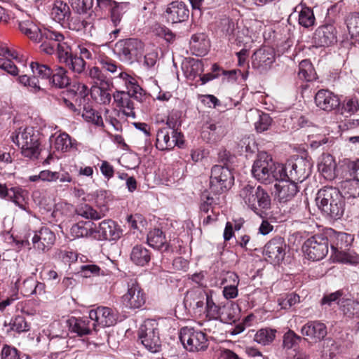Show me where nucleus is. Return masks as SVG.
<instances>
[{
	"label": "nucleus",
	"mask_w": 359,
	"mask_h": 359,
	"mask_svg": "<svg viewBox=\"0 0 359 359\" xmlns=\"http://www.w3.org/2000/svg\"><path fill=\"white\" fill-rule=\"evenodd\" d=\"M283 167L287 179L295 182H302L311 175L312 163L306 158L298 157L287 161Z\"/></svg>",
	"instance_id": "obj_7"
},
{
	"label": "nucleus",
	"mask_w": 359,
	"mask_h": 359,
	"mask_svg": "<svg viewBox=\"0 0 359 359\" xmlns=\"http://www.w3.org/2000/svg\"><path fill=\"white\" fill-rule=\"evenodd\" d=\"M12 141L21 149L23 156L29 159H36L40 154V134L33 127L20 128L18 132L13 133Z\"/></svg>",
	"instance_id": "obj_3"
},
{
	"label": "nucleus",
	"mask_w": 359,
	"mask_h": 359,
	"mask_svg": "<svg viewBox=\"0 0 359 359\" xmlns=\"http://www.w3.org/2000/svg\"><path fill=\"white\" fill-rule=\"evenodd\" d=\"M112 84L106 86H93L90 95L93 100L100 104H109L111 100Z\"/></svg>",
	"instance_id": "obj_31"
},
{
	"label": "nucleus",
	"mask_w": 359,
	"mask_h": 359,
	"mask_svg": "<svg viewBox=\"0 0 359 359\" xmlns=\"http://www.w3.org/2000/svg\"><path fill=\"white\" fill-rule=\"evenodd\" d=\"M301 341L302 337L290 330L283 336V346L285 348L290 349L298 345Z\"/></svg>",
	"instance_id": "obj_61"
},
{
	"label": "nucleus",
	"mask_w": 359,
	"mask_h": 359,
	"mask_svg": "<svg viewBox=\"0 0 359 359\" xmlns=\"http://www.w3.org/2000/svg\"><path fill=\"white\" fill-rule=\"evenodd\" d=\"M327 327L319 321H309L301 329L302 335L315 342L320 341L327 335Z\"/></svg>",
	"instance_id": "obj_25"
},
{
	"label": "nucleus",
	"mask_w": 359,
	"mask_h": 359,
	"mask_svg": "<svg viewBox=\"0 0 359 359\" xmlns=\"http://www.w3.org/2000/svg\"><path fill=\"white\" fill-rule=\"evenodd\" d=\"M341 292L338 291V305H339V310L343 315L351 318L355 314H358L359 303L352 298H341Z\"/></svg>",
	"instance_id": "obj_29"
},
{
	"label": "nucleus",
	"mask_w": 359,
	"mask_h": 359,
	"mask_svg": "<svg viewBox=\"0 0 359 359\" xmlns=\"http://www.w3.org/2000/svg\"><path fill=\"white\" fill-rule=\"evenodd\" d=\"M64 39L65 37L61 33L43 29V32H41L39 41L35 43H41L40 45L41 51L51 55L55 53L59 42Z\"/></svg>",
	"instance_id": "obj_20"
},
{
	"label": "nucleus",
	"mask_w": 359,
	"mask_h": 359,
	"mask_svg": "<svg viewBox=\"0 0 359 359\" xmlns=\"http://www.w3.org/2000/svg\"><path fill=\"white\" fill-rule=\"evenodd\" d=\"M335 95L334 94L325 89L318 90L315 96V102L318 107L325 111H332L335 106Z\"/></svg>",
	"instance_id": "obj_28"
},
{
	"label": "nucleus",
	"mask_w": 359,
	"mask_h": 359,
	"mask_svg": "<svg viewBox=\"0 0 359 359\" xmlns=\"http://www.w3.org/2000/svg\"><path fill=\"white\" fill-rule=\"evenodd\" d=\"M275 60L273 50L270 48H263L256 50L252 56V66L261 73L267 71Z\"/></svg>",
	"instance_id": "obj_23"
},
{
	"label": "nucleus",
	"mask_w": 359,
	"mask_h": 359,
	"mask_svg": "<svg viewBox=\"0 0 359 359\" xmlns=\"http://www.w3.org/2000/svg\"><path fill=\"white\" fill-rule=\"evenodd\" d=\"M57 59L60 63L65 64L73 72L82 73L86 67V62L82 57L72 53V49L65 39L60 41L56 50Z\"/></svg>",
	"instance_id": "obj_10"
},
{
	"label": "nucleus",
	"mask_w": 359,
	"mask_h": 359,
	"mask_svg": "<svg viewBox=\"0 0 359 359\" xmlns=\"http://www.w3.org/2000/svg\"><path fill=\"white\" fill-rule=\"evenodd\" d=\"M320 169L325 178L329 180L334 179L337 176V163L334 157L328 154H324L320 165Z\"/></svg>",
	"instance_id": "obj_38"
},
{
	"label": "nucleus",
	"mask_w": 359,
	"mask_h": 359,
	"mask_svg": "<svg viewBox=\"0 0 359 359\" xmlns=\"http://www.w3.org/2000/svg\"><path fill=\"white\" fill-rule=\"evenodd\" d=\"M179 338L184 348L190 352L203 351L208 346L206 334L193 327H182Z\"/></svg>",
	"instance_id": "obj_5"
},
{
	"label": "nucleus",
	"mask_w": 359,
	"mask_h": 359,
	"mask_svg": "<svg viewBox=\"0 0 359 359\" xmlns=\"http://www.w3.org/2000/svg\"><path fill=\"white\" fill-rule=\"evenodd\" d=\"M18 83L27 88L28 90L33 93H37L43 89L41 88L39 79L35 76H29L26 74L19 76L18 77Z\"/></svg>",
	"instance_id": "obj_45"
},
{
	"label": "nucleus",
	"mask_w": 359,
	"mask_h": 359,
	"mask_svg": "<svg viewBox=\"0 0 359 359\" xmlns=\"http://www.w3.org/2000/svg\"><path fill=\"white\" fill-rule=\"evenodd\" d=\"M71 11L69 6L61 0H55L53 4L50 15L53 19L57 22L65 23L69 19Z\"/></svg>",
	"instance_id": "obj_32"
},
{
	"label": "nucleus",
	"mask_w": 359,
	"mask_h": 359,
	"mask_svg": "<svg viewBox=\"0 0 359 359\" xmlns=\"http://www.w3.org/2000/svg\"><path fill=\"white\" fill-rule=\"evenodd\" d=\"M81 116L87 122L92 123L98 127L104 126L103 120L100 114L89 105L84 106Z\"/></svg>",
	"instance_id": "obj_42"
},
{
	"label": "nucleus",
	"mask_w": 359,
	"mask_h": 359,
	"mask_svg": "<svg viewBox=\"0 0 359 359\" xmlns=\"http://www.w3.org/2000/svg\"><path fill=\"white\" fill-rule=\"evenodd\" d=\"M303 251L307 259L312 261L322 259L328 252V241L323 235H314L303 245Z\"/></svg>",
	"instance_id": "obj_11"
},
{
	"label": "nucleus",
	"mask_w": 359,
	"mask_h": 359,
	"mask_svg": "<svg viewBox=\"0 0 359 359\" xmlns=\"http://www.w3.org/2000/svg\"><path fill=\"white\" fill-rule=\"evenodd\" d=\"M276 196L280 203H287L291 201L298 192L297 182L284 177L276 180L274 185Z\"/></svg>",
	"instance_id": "obj_21"
},
{
	"label": "nucleus",
	"mask_w": 359,
	"mask_h": 359,
	"mask_svg": "<svg viewBox=\"0 0 359 359\" xmlns=\"http://www.w3.org/2000/svg\"><path fill=\"white\" fill-rule=\"evenodd\" d=\"M341 188L344 190V194L350 197L359 196V180L353 176V178H346L341 182Z\"/></svg>",
	"instance_id": "obj_43"
},
{
	"label": "nucleus",
	"mask_w": 359,
	"mask_h": 359,
	"mask_svg": "<svg viewBox=\"0 0 359 359\" xmlns=\"http://www.w3.org/2000/svg\"><path fill=\"white\" fill-rule=\"evenodd\" d=\"M11 327L13 331L17 332H23L29 330V327L25 317L22 316H17L11 322Z\"/></svg>",
	"instance_id": "obj_62"
},
{
	"label": "nucleus",
	"mask_w": 359,
	"mask_h": 359,
	"mask_svg": "<svg viewBox=\"0 0 359 359\" xmlns=\"http://www.w3.org/2000/svg\"><path fill=\"white\" fill-rule=\"evenodd\" d=\"M147 243L149 246L159 250L167 251L168 245L165 241V236L159 229H154L147 234Z\"/></svg>",
	"instance_id": "obj_33"
},
{
	"label": "nucleus",
	"mask_w": 359,
	"mask_h": 359,
	"mask_svg": "<svg viewBox=\"0 0 359 359\" xmlns=\"http://www.w3.org/2000/svg\"><path fill=\"white\" fill-rule=\"evenodd\" d=\"M65 23H67L68 27L70 29L74 31H81L83 29H86L88 26H89L91 22H88L85 20H81L79 17H71L69 16V19H67Z\"/></svg>",
	"instance_id": "obj_59"
},
{
	"label": "nucleus",
	"mask_w": 359,
	"mask_h": 359,
	"mask_svg": "<svg viewBox=\"0 0 359 359\" xmlns=\"http://www.w3.org/2000/svg\"><path fill=\"white\" fill-rule=\"evenodd\" d=\"M146 302V295L135 280L128 283L127 292L121 297L123 306L129 309L141 308Z\"/></svg>",
	"instance_id": "obj_13"
},
{
	"label": "nucleus",
	"mask_w": 359,
	"mask_h": 359,
	"mask_svg": "<svg viewBox=\"0 0 359 359\" xmlns=\"http://www.w3.org/2000/svg\"><path fill=\"white\" fill-rule=\"evenodd\" d=\"M30 68L34 74L33 76L37 79H49L53 73V69L49 66L38 62H32L30 63Z\"/></svg>",
	"instance_id": "obj_47"
},
{
	"label": "nucleus",
	"mask_w": 359,
	"mask_h": 359,
	"mask_svg": "<svg viewBox=\"0 0 359 359\" xmlns=\"http://www.w3.org/2000/svg\"><path fill=\"white\" fill-rule=\"evenodd\" d=\"M252 175L257 181L266 184L273 183L287 175L284 173L283 165L276 163L265 151L258 154L252 165Z\"/></svg>",
	"instance_id": "obj_1"
},
{
	"label": "nucleus",
	"mask_w": 359,
	"mask_h": 359,
	"mask_svg": "<svg viewBox=\"0 0 359 359\" xmlns=\"http://www.w3.org/2000/svg\"><path fill=\"white\" fill-rule=\"evenodd\" d=\"M19 29L20 32L26 35L34 42L38 41L41 32L43 29H40L32 20L27 19L19 22Z\"/></svg>",
	"instance_id": "obj_35"
},
{
	"label": "nucleus",
	"mask_w": 359,
	"mask_h": 359,
	"mask_svg": "<svg viewBox=\"0 0 359 359\" xmlns=\"http://www.w3.org/2000/svg\"><path fill=\"white\" fill-rule=\"evenodd\" d=\"M209 294L203 291L202 289H196L188 291L185 298L184 302H196L199 301L207 302V298H209Z\"/></svg>",
	"instance_id": "obj_60"
},
{
	"label": "nucleus",
	"mask_w": 359,
	"mask_h": 359,
	"mask_svg": "<svg viewBox=\"0 0 359 359\" xmlns=\"http://www.w3.org/2000/svg\"><path fill=\"white\" fill-rule=\"evenodd\" d=\"M164 16L168 22L180 23L188 20L189 9L182 1H175L167 5Z\"/></svg>",
	"instance_id": "obj_22"
},
{
	"label": "nucleus",
	"mask_w": 359,
	"mask_h": 359,
	"mask_svg": "<svg viewBox=\"0 0 359 359\" xmlns=\"http://www.w3.org/2000/svg\"><path fill=\"white\" fill-rule=\"evenodd\" d=\"M67 72L62 67H57L53 70V73L49 79V82L58 88H64L70 83V79L67 76Z\"/></svg>",
	"instance_id": "obj_37"
},
{
	"label": "nucleus",
	"mask_w": 359,
	"mask_h": 359,
	"mask_svg": "<svg viewBox=\"0 0 359 359\" xmlns=\"http://www.w3.org/2000/svg\"><path fill=\"white\" fill-rule=\"evenodd\" d=\"M227 34L230 36L229 40H234L237 45L241 46L242 43H248L246 37H244L243 31L240 32L235 28V24L233 22H228V29H226Z\"/></svg>",
	"instance_id": "obj_56"
},
{
	"label": "nucleus",
	"mask_w": 359,
	"mask_h": 359,
	"mask_svg": "<svg viewBox=\"0 0 359 359\" xmlns=\"http://www.w3.org/2000/svg\"><path fill=\"white\" fill-rule=\"evenodd\" d=\"M338 262L351 266H356L359 264V255L354 251L338 250Z\"/></svg>",
	"instance_id": "obj_54"
},
{
	"label": "nucleus",
	"mask_w": 359,
	"mask_h": 359,
	"mask_svg": "<svg viewBox=\"0 0 359 359\" xmlns=\"http://www.w3.org/2000/svg\"><path fill=\"white\" fill-rule=\"evenodd\" d=\"M122 234L118 224L111 219L101 222L98 227L95 226L94 239L97 241H116Z\"/></svg>",
	"instance_id": "obj_17"
},
{
	"label": "nucleus",
	"mask_w": 359,
	"mask_h": 359,
	"mask_svg": "<svg viewBox=\"0 0 359 359\" xmlns=\"http://www.w3.org/2000/svg\"><path fill=\"white\" fill-rule=\"evenodd\" d=\"M239 196L242 202L257 214L271 208V196L260 185L245 184L241 189Z\"/></svg>",
	"instance_id": "obj_2"
},
{
	"label": "nucleus",
	"mask_w": 359,
	"mask_h": 359,
	"mask_svg": "<svg viewBox=\"0 0 359 359\" xmlns=\"http://www.w3.org/2000/svg\"><path fill=\"white\" fill-rule=\"evenodd\" d=\"M276 330L271 328H262L255 334L254 340L262 345H269L276 337Z\"/></svg>",
	"instance_id": "obj_41"
},
{
	"label": "nucleus",
	"mask_w": 359,
	"mask_h": 359,
	"mask_svg": "<svg viewBox=\"0 0 359 359\" xmlns=\"http://www.w3.org/2000/svg\"><path fill=\"white\" fill-rule=\"evenodd\" d=\"M349 34L355 43H359V12H351L344 18Z\"/></svg>",
	"instance_id": "obj_36"
},
{
	"label": "nucleus",
	"mask_w": 359,
	"mask_h": 359,
	"mask_svg": "<svg viewBox=\"0 0 359 359\" xmlns=\"http://www.w3.org/2000/svg\"><path fill=\"white\" fill-rule=\"evenodd\" d=\"M142 48V43L136 39L120 40L114 48V53L123 62L136 60Z\"/></svg>",
	"instance_id": "obj_14"
},
{
	"label": "nucleus",
	"mask_w": 359,
	"mask_h": 359,
	"mask_svg": "<svg viewBox=\"0 0 359 359\" xmlns=\"http://www.w3.org/2000/svg\"><path fill=\"white\" fill-rule=\"evenodd\" d=\"M92 321L89 316L83 318L72 317L69 320L71 330L81 337L90 334L92 330H94Z\"/></svg>",
	"instance_id": "obj_26"
},
{
	"label": "nucleus",
	"mask_w": 359,
	"mask_h": 359,
	"mask_svg": "<svg viewBox=\"0 0 359 359\" xmlns=\"http://www.w3.org/2000/svg\"><path fill=\"white\" fill-rule=\"evenodd\" d=\"M227 133V128L222 123L212 121L206 122L202 128L201 136L208 142H215Z\"/></svg>",
	"instance_id": "obj_24"
},
{
	"label": "nucleus",
	"mask_w": 359,
	"mask_h": 359,
	"mask_svg": "<svg viewBox=\"0 0 359 359\" xmlns=\"http://www.w3.org/2000/svg\"><path fill=\"white\" fill-rule=\"evenodd\" d=\"M128 6L129 3L128 2H117L109 9L111 13V20L114 26H117L119 24L123 14L128 8Z\"/></svg>",
	"instance_id": "obj_51"
},
{
	"label": "nucleus",
	"mask_w": 359,
	"mask_h": 359,
	"mask_svg": "<svg viewBox=\"0 0 359 359\" xmlns=\"http://www.w3.org/2000/svg\"><path fill=\"white\" fill-rule=\"evenodd\" d=\"M130 259L135 264L144 266L150 262L151 254L144 245H137L131 250Z\"/></svg>",
	"instance_id": "obj_34"
},
{
	"label": "nucleus",
	"mask_w": 359,
	"mask_h": 359,
	"mask_svg": "<svg viewBox=\"0 0 359 359\" xmlns=\"http://www.w3.org/2000/svg\"><path fill=\"white\" fill-rule=\"evenodd\" d=\"M55 241V233L46 226L35 231L32 238L34 248L42 253L48 252L54 245Z\"/></svg>",
	"instance_id": "obj_18"
},
{
	"label": "nucleus",
	"mask_w": 359,
	"mask_h": 359,
	"mask_svg": "<svg viewBox=\"0 0 359 359\" xmlns=\"http://www.w3.org/2000/svg\"><path fill=\"white\" fill-rule=\"evenodd\" d=\"M201 200L200 210L202 212L208 214L210 210L212 212H215L216 198L210 196L208 191H204L201 194Z\"/></svg>",
	"instance_id": "obj_53"
},
{
	"label": "nucleus",
	"mask_w": 359,
	"mask_h": 359,
	"mask_svg": "<svg viewBox=\"0 0 359 359\" xmlns=\"http://www.w3.org/2000/svg\"><path fill=\"white\" fill-rule=\"evenodd\" d=\"M233 180L231 172L227 167L215 165L211 169L210 189L216 194H220L229 189Z\"/></svg>",
	"instance_id": "obj_9"
},
{
	"label": "nucleus",
	"mask_w": 359,
	"mask_h": 359,
	"mask_svg": "<svg viewBox=\"0 0 359 359\" xmlns=\"http://www.w3.org/2000/svg\"><path fill=\"white\" fill-rule=\"evenodd\" d=\"M337 188L325 187L320 190L316 198L318 208L330 222L337 220Z\"/></svg>",
	"instance_id": "obj_8"
},
{
	"label": "nucleus",
	"mask_w": 359,
	"mask_h": 359,
	"mask_svg": "<svg viewBox=\"0 0 359 359\" xmlns=\"http://www.w3.org/2000/svg\"><path fill=\"white\" fill-rule=\"evenodd\" d=\"M93 196L95 197V201L97 206L100 208V212H102L104 215H105L106 212L108 210L107 207V203L109 201V193L106 190H97L94 192Z\"/></svg>",
	"instance_id": "obj_55"
},
{
	"label": "nucleus",
	"mask_w": 359,
	"mask_h": 359,
	"mask_svg": "<svg viewBox=\"0 0 359 359\" xmlns=\"http://www.w3.org/2000/svg\"><path fill=\"white\" fill-rule=\"evenodd\" d=\"M95 224L90 221H80L70 229V233L74 238H94Z\"/></svg>",
	"instance_id": "obj_27"
},
{
	"label": "nucleus",
	"mask_w": 359,
	"mask_h": 359,
	"mask_svg": "<svg viewBox=\"0 0 359 359\" xmlns=\"http://www.w3.org/2000/svg\"><path fill=\"white\" fill-rule=\"evenodd\" d=\"M78 48L81 54L79 57H82L83 60L84 59L97 60L98 55H101L100 47L92 44L79 46Z\"/></svg>",
	"instance_id": "obj_49"
},
{
	"label": "nucleus",
	"mask_w": 359,
	"mask_h": 359,
	"mask_svg": "<svg viewBox=\"0 0 359 359\" xmlns=\"http://www.w3.org/2000/svg\"><path fill=\"white\" fill-rule=\"evenodd\" d=\"M184 143V135L177 130L163 127L157 131L156 146L159 150L171 149L175 146L181 148Z\"/></svg>",
	"instance_id": "obj_12"
},
{
	"label": "nucleus",
	"mask_w": 359,
	"mask_h": 359,
	"mask_svg": "<svg viewBox=\"0 0 359 359\" xmlns=\"http://www.w3.org/2000/svg\"><path fill=\"white\" fill-rule=\"evenodd\" d=\"M72 9L80 15H87L90 18L95 15L93 6L94 0H69Z\"/></svg>",
	"instance_id": "obj_39"
},
{
	"label": "nucleus",
	"mask_w": 359,
	"mask_h": 359,
	"mask_svg": "<svg viewBox=\"0 0 359 359\" xmlns=\"http://www.w3.org/2000/svg\"><path fill=\"white\" fill-rule=\"evenodd\" d=\"M299 23L306 28L310 27L314 25L315 16L311 8L304 7L299 13Z\"/></svg>",
	"instance_id": "obj_52"
},
{
	"label": "nucleus",
	"mask_w": 359,
	"mask_h": 359,
	"mask_svg": "<svg viewBox=\"0 0 359 359\" xmlns=\"http://www.w3.org/2000/svg\"><path fill=\"white\" fill-rule=\"evenodd\" d=\"M75 143L76 141L72 140L67 133H63L55 137L54 142V148L57 151L65 152L67 151L69 149L72 148Z\"/></svg>",
	"instance_id": "obj_46"
},
{
	"label": "nucleus",
	"mask_w": 359,
	"mask_h": 359,
	"mask_svg": "<svg viewBox=\"0 0 359 359\" xmlns=\"http://www.w3.org/2000/svg\"><path fill=\"white\" fill-rule=\"evenodd\" d=\"M97 62L100 68L108 73L114 75L115 77L121 79L128 90V95L138 98L142 95V88L137 84L135 79L124 72L121 67L116 61L103 53L97 57Z\"/></svg>",
	"instance_id": "obj_4"
},
{
	"label": "nucleus",
	"mask_w": 359,
	"mask_h": 359,
	"mask_svg": "<svg viewBox=\"0 0 359 359\" xmlns=\"http://www.w3.org/2000/svg\"><path fill=\"white\" fill-rule=\"evenodd\" d=\"M298 76L306 81L316 79V74L311 62L309 60H303L299 65Z\"/></svg>",
	"instance_id": "obj_40"
},
{
	"label": "nucleus",
	"mask_w": 359,
	"mask_h": 359,
	"mask_svg": "<svg viewBox=\"0 0 359 359\" xmlns=\"http://www.w3.org/2000/svg\"><path fill=\"white\" fill-rule=\"evenodd\" d=\"M89 318L93 320L94 330L97 326L102 327L114 325L118 320V313L116 310L106 306H99L89 311Z\"/></svg>",
	"instance_id": "obj_16"
},
{
	"label": "nucleus",
	"mask_w": 359,
	"mask_h": 359,
	"mask_svg": "<svg viewBox=\"0 0 359 359\" xmlns=\"http://www.w3.org/2000/svg\"><path fill=\"white\" fill-rule=\"evenodd\" d=\"M325 311H330L335 308L337 304V292L325 294L320 302Z\"/></svg>",
	"instance_id": "obj_64"
},
{
	"label": "nucleus",
	"mask_w": 359,
	"mask_h": 359,
	"mask_svg": "<svg viewBox=\"0 0 359 359\" xmlns=\"http://www.w3.org/2000/svg\"><path fill=\"white\" fill-rule=\"evenodd\" d=\"M76 213L78 215H80L86 219H90L94 220L100 219L104 216L102 212L97 211L88 204H85L79 207L76 209Z\"/></svg>",
	"instance_id": "obj_50"
},
{
	"label": "nucleus",
	"mask_w": 359,
	"mask_h": 359,
	"mask_svg": "<svg viewBox=\"0 0 359 359\" xmlns=\"http://www.w3.org/2000/svg\"><path fill=\"white\" fill-rule=\"evenodd\" d=\"M158 325L156 320L147 319L139 329L138 335L142 344L151 353H157L161 348Z\"/></svg>",
	"instance_id": "obj_6"
},
{
	"label": "nucleus",
	"mask_w": 359,
	"mask_h": 359,
	"mask_svg": "<svg viewBox=\"0 0 359 359\" xmlns=\"http://www.w3.org/2000/svg\"><path fill=\"white\" fill-rule=\"evenodd\" d=\"M205 313L206 317L210 320H217L220 317L221 308L214 302L211 296L207 298Z\"/></svg>",
	"instance_id": "obj_57"
},
{
	"label": "nucleus",
	"mask_w": 359,
	"mask_h": 359,
	"mask_svg": "<svg viewBox=\"0 0 359 359\" xmlns=\"http://www.w3.org/2000/svg\"><path fill=\"white\" fill-rule=\"evenodd\" d=\"M80 273L82 276L89 278L93 276H107V273L102 270L97 265L86 264L81 266Z\"/></svg>",
	"instance_id": "obj_58"
},
{
	"label": "nucleus",
	"mask_w": 359,
	"mask_h": 359,
	"mask_svg": "<svg viewBox=\"0 0 359 359\" xmlns=\"http://www.w3.org/2000/svg\"><path fill=\"white\" fill-rule=\"evenodd\" d=\"M286 243L281 237H275L264 246V254L273 264H278L285 255Z\"/></svg>",
	"instance_id": "obj_19"
},
{
	"label": "nucleus",
	"mask_w": 359,
	"mask_h": 359,
	"mask_svg": "<svg viewBox=\"0 0 359 359\" xmlns=\"http://www.w3.org/2000/svg\"><path fill=\"white\" fill-rule=\"evenodd\" d=\"M210 46L209 41L206 36L203 34H194L190 41V48L196 55L201 56L208 53Z\"/></svg>",
	"instance_id": "obj_30"
},
{
	"label": "nucleus",
	"mask_w": 359,
	"mask_h": 359,
	"mask_svg": "<svg viewBox=\"0 0 359 359\" xmlns=\"http://www.w3.org/2000/svg\"><path fill=\"white\" fill-rule=\"evenodd\" d=\"M271 118L268 114L259 113V119L255 122V129L259 133H262L269 129L271 124Z\"/></svg>",
	"instance_id": "obj_63"
},
{
	"label": "nucleus",
	"mask_w": 359,
	"mask_h": 359,
	"mask_svg": "<svg viewBox=\"0 0 359 359\" xmlns=\"http://www.w3.org/2000/svg\"><path fill=\"white\" fill-rule=\"evenodd\" d=\"M27 191L19 187H14L10 189L8 200L13 202L21 209L25 210L24 202L27 196Z\"/></svg>",
	"instance_id": "obj_48"
},
{
	"label": "nucleus",
	"mask_w": 359,
	"mask_h": 359,
	"mask_svg": "<svg viewBox=\"0 0 359 359\" xmlns=\"http://www.w3.org/2000/svg\"><path fill=\"white\" fill-rule=\"evenodd\" d=\"M334 6L327 11L325 24L319 27L315 32V43L319 46H328L336 39V25L334 20L331 19L330 15L334 11Z\"/></svg>",
	"instance_id": "obj_15"
},
{
	"label": "nucleus",
	"mask_w": 359,
	"mask_h": 359,
	"mask_svg": "<svg viewBox=\"0 0 359 359\" xmlns=\"http://www.w3.org/2000/svg\"><path fill=\"white\" fill-rule=\"evenodd\" d=\"M88 75L93 80V86H106L111 85V81L103 73V70L99 67H93L89 70Z\"/></svg>",
	"instance_id": "obj_44"
}]
</instances>
